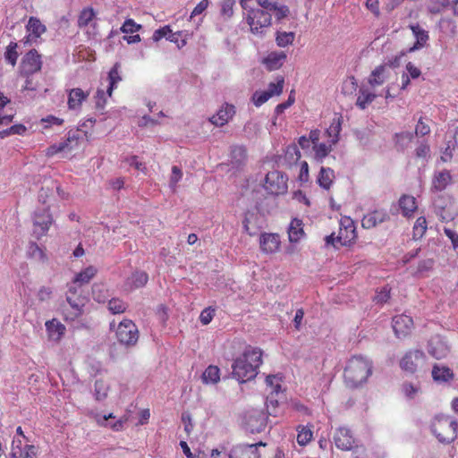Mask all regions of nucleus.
Instances as JSON below:
<instances>
[{
	"label": "nucleus",
	"mask_w": 458,
	"mask_h": 458,
	"mask_svg": "<svg viewBox=\"0 0 458 458\" xmlns=\"http://www.w3.org/2000/svg\"><path fill=\"white\" fill-rule=\"evenodd\" d=\"M263 442L256 444H239L233 447L229 454V458H259V447L264 446Z\"/></svg>",
	"instance_id": "9d476101"
},
{
	"label": "nucleus",
	"mask_w": 458,
	"mask_h": 458,
	"mask_svg": "<svg viewBox=\"0 0 458 458\" xmlns=\"http://www.w3.org/2000/svg\"><path fill=\"white\" fill-rule=\"evenodd\" d=\"M427 230V221L424 216H420L413 226V238H421Z\"/></svg>",
	"instance_id": "de8ad7c7"
},
{
	"label": "nucleus",
	"mask_w": 458,
	"mask_h": 458,
	"mask_svg": "<svg viewBox=\"0 0 458 458\" xmlns=\"http://www.w3.org/2000/svg\"><path fill=\"white\" fill-rule=\"evenodd\" d=\"M304 236L302 221L297 218L292 220L288 228V238L291 242H298Z\"/></svg>",
	"instance_id": "bb28decb"
},
{
	"label": "nucleus",
	"mask_w": 458,
	"mask_h": 458,
	"mask_svg": "<svg viewBox=\"0 0 458 458\" xmlns=\"http://www.w3.org/2000/svg\"><path fill=\"white\" fill-rule=\"evenodd\" d=\"M389 218V215L386 209H375L364 215L361 220V226L364 229H371L387 221Z\"/></svg>",
	"instance_id": "dca6fc26"
},
{
	"label": "nucleus",
	"mask_w": 458,
	"mask_h": 458,
	"mask_svg": "<svg viewBox=\"0 0 458 458\" xmlns=\"http://www.w3.org/2000/svg\"><path fill=\"white\" fill-rule=\"evenodd\" d=\"M413 133L410 131H402L394 135V141L397 147L401 149H405L409 147L413 140Z\"/></svg>",
	"instance_id": "c03bdc74"
},
{
	"label": "nucleus",
	"mask_w": 458,
	"mask_h": 458,
	"mask_svg": "<svg viewBox=\"0 0 458 458\" xmlns=\"http://www.w3.org/2000/svg\"><path fill=\"white\" fill-rule=\"evenodd\" d=\"M17 43L11 42L4 53V58L5 60L11 64L13 66L16 64L17 58H18V53H17Z\"/></svg>",
	"instance_id": "09e8293b"
},
{
	"label": "nucleus",
	"mask_w": 458,
	"mask_h": 458,
	"mask_svg": "<svg viewBox=\"0 0 458 458\" xmlns=\"http://www.w3.org/2000/svg\"><path fill=\"white\" fill-rule=\"evenodd\" d=\"M284 88V79H279L276 83L271 82L269 83L267 89L266 90L267 93L269 94V97L273 96H278L282 93Z\"/></svg>",
	"instance_id": "6e6d98bb"
},
{
	"label": "nucleus",
	"mask_w": 458,
	"mask_h": 458,
	"mask_svg": "<svg viewBox=\"0 0 458 458\" xmlns=\"http://www.w3.org/2000/svg\"><path fill=\"white\" fill-rule=\"evenodd\" d=\"M419 390L420 388L417 386L411 383H404L402 387L403 394L409 399H413L419 393Z\"/></svg>",
	"instance_id": "13d9d810"
},
{
	"label": "nucleus",
	"mask_w": 458,
	"mask_h": 458,
	"mask_svg": "<svg viewBox=\"0 0 458 458\" xmlns=\"http://www.w3.org/2000/svg\"><path fill=\"white\" fill-rule=\"evenodd\" d=\"M270 98L269 94L267 91H257L253 94L252 101L256 106H260Z\"/></svg>",
	"instance_id": "0e129e2a"
},
{
	"label": "nucleus",
	"mask_w": 458,
	"mask_h": 458,
	"mask_svg": "<svg viewBox=\"0 0 458 458\" xmlns=\"http://www.w3.org/2000/svg\"><path fill=\"white\" fill-rule=\"evenodd\" d=\"M356 229L340 228L337 236V242L346 246L351 244L356 239Z\"/></svg>",
	"instance_id": "58836bf2"
},
{
	"label": "nucleus",
	"mask_w": 458,
	"mask_h": 458,
	"mask_svg": "<svg viewBox=\"0 0 458 458\" xmlns=\"http://www.w3.org/2000/svg\"><path fill=\"white\" fill-rule=\"evenodd\" d=\"M79 140L80 134L78 131H70L67 133L66 139L60 143L64 147V151H70L76 148L79 146Z\"/></svg>",
	"instance_id": "a19ab883"
},
{
	"label": "nucleus",
	"mask_w": 458,
	"mask_h": 458,
	"mask_svg": "<svg viewBox=\"0 0 458 458\" xmlns=\"http://www.w3.org/2000/svg\"><path fill=\"white\" fill-rule=\"evenodd\" d=\"M205 384H216L220 380V369L218 367L209 365L201 376Z\"/></svg>",
	"instance_id": "473e14b6"
},
{
	"label": "nucleus",
	"mask_w": 458,
	"mask_h": 458,
	"mask_svg": "<svg viewBox=\"0 0 458 458\" xmlns=\"http://www.w3.org/2000/svg\"><path fill=\"white\" fill-rule=\"evenodd\" d=\"M409 28L416 38V42L413 47L410 48V51L412 52L424 47L428 40V31L422 29L419 24H411Z\"/></svg>",
	"instance_id": "4be33fe9"
},
{
	"label": "nucleus",
	"mask_w": 458,
	"mask_h": 458,
	"mask_svg": "<svg viewBox=\"0 0 458 458\" xmlns=\"http://www.w3.org/2000/svg\"><path fill=\"white\" fill-rule=\"evenodd\" d=\"M235 0H222L221 15L225 19H230L233 15V5Z\"/></svg>",
	"instance_id": "864d4df0"
},
{
	"label": "nucleus",
	"mask_w": 458,
	"mask_h": 458,
	"mask_svg": "<svg viewBox=\"0 0 458 458\" xmlns=\"http://www.w3.org/2000/svg\"><path fill=\"white\" fill-rule=\"evenodd\" d=\"M280 381L281 378L275 375H270L266 377V384L270 388V394H279L281 391Z\"/></svg>",
	"instance_id": "3c124183"
},
{
	"label": "nucleus",
	"mask_w": 458,
	"mask_h": 458,
	"mask_svg": "<svg viewBox=\"0 0 458 458\" xmlns=\"http://www.w3.org/2000/svg\"><path fill=\"white\" fill-rule=\"evenodd\" d=\"M250 31L259 36L265 33L266 29L271 25V13L266 9H252L248 13L246 18Z\"/></svg>",
	"instance_id": "20e7f679"
},
{
	"label": "nucleus",
	"mask_w": 458,
	"mask_h": 458,
	"mask_svg": "<svg viewBox=\"0 0 458 458\" xmlns=\"http://www.w3.org/2000/svg\"><path fill=\"white\" fill-rule=\"evenodd\" d=\"M399 206L405 216H411L417 208L416 199L412 196L404 195L399 199Z\"/></svg>",
	"instance_id": "2f4dec72"
},
{
	"label": "nucleus",
	"mask_w": 458,
	"mask_h": 458,
	"mask_svg": "<svg viewBox=\"0 0 458 458\" xmlns=\"http://www.w3.org/2000/svg\"><path fill=\"white\" fill-rule=\"evenodd\" d=\"M432 377L436 381L446 382L453 378L454 374L448 367L435 365L432 369Z\"/></svg>",
	"instance_id": "f704fd0d"
},
{
	"label": "nucleus",
	"mask_w": 458,
	"mask_h": 458,
	"mask_svg": "<svg viewBox=\"0 0 458 458\" xmlns=\"http://www.w3.org/2000/svg\"><path fill=\"white\" fill-rule=\"evenodd\" d=\"M295 39L294 32L277 31L276 34V42L279 47H286L293 43Z\"/></svg>",
	"instance_id": "79ce46f5"
},
{
	"label": "nucleus",
	"mask_w": 458,
	"mask_h": 458,
	"mask_svg": "<svg viewBox=\"0 0 458 458\" xmlns=\"http://www.w3.org/2000/svg\"><path fill=\"white\" fill-rule=\"evenodd\" d=\"M334 442L337 448L344 451L351 450L355 445V438L351 430L344 427L336 429L334 434Z\"/></svg>",
	"instance_id": "4468645a"
},
{
	"label": "nucleus",
	"mask_w": 458,
	"mask_h": 458,
	"mask_svg": "<svg viewBox=\"0 0 458 458\" xmlns=\"http://www.w3.org/2000/svg\"><path fill=\"white\" fill-rule=\"evenodd\" d=\"M276 394H269L266 400L267 415L277 417L281 413L279 401L275 397Z\"/></svg>",
	"instance_id": "ea45409f"
},
{
	"label": "nucleus",
	"mask_w": 458,
	"mask_h": 458,
	"mask_svg": "<svg viewBox=\"0 0 458 458\" xmlns=\"http://www.w3.org/2000/svg\"><path fill=\"white\" fill-rule=\"evenodd\" d=\"M262 363V352L259 348H247L244 352L234 360L233 377L240 383H244L254 378L258 374V369Z\"/></svg>",
	"instance_id": "f257e3e1"
},
{
	"label": "nucleus",
	"mask_w": 458,
	"mask_h": 458,
	"mask_svg": "<svg viewBox=\"0 0 458 458\" xmlns=\"http://www.w3.org/2000/svg\"><path fill=\"white\" fill-rule=\"evenodd\" d=\"M426 363V355L420 350L407 352L400 360V367L405 372L413 374Z\"/></svg>",
	"instance_id": "6e6552de"
},
{
	"label": "nucleus",
	"mask_w": 458,
	"mask_h": 458,
	"mask_svg": "<svg viewBox=\"0 0 458 458\" xmlns=\"http://www.w3.org/2000/svg\"><path fill=\"white\" fill-rule=\"evenodd\" d=\"M286 59V54L283 51H274L264 59V64L270 71L279 69Z\"/></svg>",
	"instance_id": "b1692460"
},
{
	"label": "nucleus",
	"mask_w": 458,
	"mask_h": 458,
	"mask_svg": "<svg viewBox=\"0 0 458 458\" xmlns=\"http://www.w3.org/2000/svg\"><path fill=\"white\" fill-rule=\"evenodd\" d=\"M281 241L277 233H262L259 236L260 250L265 254L276 253L280 248Z\"/></svg>",
	"instance_id": "2eb2a0df"
},
{
	"label": "nucleus",
	"mask_w": 458,
	"mask_h": 458,
	"mask_svg": "<svg viewBox=\"0 0 458 458\" xmlns=\"http://www.w3.org/2000/svg\"><path fill=\"white\" fill-rule=\"evenodd\" d=\"M245 427L251 433H259L265 430L267 424V415L259 409L248 411L244 417Z\"/></svg>",
	"instance_id": "0eeeda50"
},
{
	"label": "nucleus",
	"mask_w": 458,
	"mask_h": 458,
	"mask_svg": "<svg viewBox=\"0 0 458 458\" xmlns=\"http://www.w3.org/2000/svg\"><path fill=\"white\" fill-rule=\"evenodd\" d=\"M42 67V62L40 55L37 50L32 49L29 51L21 61V74L22 75H32L33 73L40 71Z\"/></svg>",
	"instance_id": "9b49d317"
},
{
	"label": "nucleus",
	"mask_w": 458,
	"mask_h": 458,
	"mask_svg": "<svg viewBox=\"0 0 458 458\" xmlns=\"http://www.w3.org/2000/svg\"><path fill=\"white\" fill-rule=\"evenodd\" d=\"M37 448L32 445H27L22 452V458H36Z\"/></svg>",
	"instance_id": "774afa93"
},
{
	"label": "nucleus",
	"mask_w": 458,
	"mask_h": 458,
	"mask_svg": "<svg viewBox=\"0 0 458 458\" xmlns=\"http://www.w3.org/2000/svg\"><path fill=\"white\" fill-rule=\"evenodd\" d=\"M182 170L176 166L174 165L172 167V173L170 176V188L173 189V191L175 190L177 182L182 179Z\"/></svg>",
	"instance_id": "4d7b16f0"
},
{
	"label": "nucleus",
	"mask_w": 458,
	"mask_h": 458,
	"mask_svg": "<svg viewBox=\"0 0 458 458\" xmlns=\"http://www.w3.org/2000/svg\"><path fill=\"white\" fill-rule=\"evenodd\" d=\"M116 338L121 344L133 346L139 339L137 326L131 319H123L116 328Z\"/></svg>",
	"instance_id": "39448f33"
},
{
	"label": "nucleus",
	"mask_w": 458,
	"mask_h": 458,
	"mask_svg": "<svg viewBox=\"0 0 458 458\" xmlns=\"http://www.w3.org/2000/svg\"><path fill=\"white\" fill-rule=\"evenodd\" d=\"M46 329L51 341L58 342L65 333V327L56 319L46 322Z\"/></svg>",
	"instance_id": "5701e85b"
},
{
	"label": "nucleus",
	"mask_w": 458,
	"mask_h": 458,
	"mask_svg": "<svg viewBox=\"0 0 458 458\" xmlns=\"http://www.w3.org/2000/svg\"><path fill=\"white\" fill-rule=\"evenodd\" d=\"M335 179V172L329 167L321 166L318 176V185L325 189L329 190Z\"/></svg>",
	"instance_id": "c85d7f7f"
},
{
	"label": "nucleus",
	"mask_w": 458,
	"mask_h": 458,
	"mask_svg": "<svg viewBox=\"0 0 458 458\" xmlns=\"http://www.w3.org/2000/svg\"><path fill=\"white\" fill-rule=\"evenodd\" d=\"M452 176L447 170L436 171L432 177L431 191H442L451 183Z\"/></svg>",
	"instance_id": "412c9836"
},
{
	"label": "nucleus",
	"mask_w": 458,
	"mask_h": 458,
	"mask_svg": "<svg viewBox=\"0 0 458 458\" xmlns=\"http://www.w3.org/2000/svg\"><path fill=\"white\" fill-rule=\"evenodd\" d=\"M26 30L29 33L27 42L37 40L47 30V27L37 17H30L26 25Z\"/></svg>",
	"instance_id": "aec40b11"
},
{
	"label": "nucleus",
	"mask_w": 458,
	"mask_h": 458,
	"mask_svg": "<svg viewBox=\"0 0 458 458\" xmlns=\"http://www.w3.org/2000/svg\"><path fill=\"white\" fill-rule=\"evenodd\" d=\"M110 389V386L107 382L98 379L95 382L94 385V396L97 401H103L105 400L107 395Z\"/></svg>",
	"instance_id": "e433bc0d"
},
{
	"label": "nucleus",
	"mask_w": 458,
	"mask_h": 458,
	"mask_svg": "<svg viewBox=\"0 0 458 458\" xmlns=\"http://www.w3.org/2000/svg\"><path fill=\"white\" fill-rule=\"evenodd\" d=\"M128 305L119 298H112L108 301L107 308L112 314L123 313Z\"/></svg>",
	"instance_id": "a18cd8bd"
},
{
	"label": "nucleus",
	"mask_w": 458,
	"mask_h": 458,
	"mask_svg": "<svg viewBox=\"0 0 458 458\" xmlns=\"http://www.w3.org/2000/svg\"><path fill=\"white\" fill-rule=\"evenodd\" d=\"M209 0H201L192 10L190 19L191 20L194 16L201 14L208 6Z\"/></svg>",
	"instance_id": "338daca9"
},
{
	"label": "nucleus",
	"mask_w": 458,
	"mask_h": 458,
	"mask_svg": "<svg viewBox=\"0 0 458 458\" xmlns=\"http://www.w3.org/2000/svg\"><path fill=\"white\" fill-rule=\"evenodd\" d=\"M415 154H416L417 157L428 160L430 156L429 155L430 154L429 146L425 142H421L417 147V148L415 150Z\"/></svg>",
	"instance_id": "052dcab7"
},
{
	"label": "nucleus",
	"mask_w": 458,
	"mask_h": 458,
	"mask_svg": "<svg viewBox=\"0 0 458 458\" xmlns=\"http://www.w3.org/2000/svg\"><path fill=\"white\" fill-rule=\"evenodd\" d=\"M171 29L169 26H164L156 30L153 33L152 39L155 42L161 40L163 38H167L168 35L171 34Z\"/></svg>",
	"instance_id": "e2e57ef3"
},
{
	"label": "nucleus",
	"mask_w": 458,
	"mask_h": 458,
	"mask_svg": "<svg viewBox=\"0 0 458 458\" xmlns=\"http://www.w3.org/2000/svg\"><path fill=\"white\" fill-rule=\"evenodd\" d=\"M341 129H342L341 119L340 118L333 119L331 124L326 131V133H327V137L329 138V141L332 144L335 145L338 142Z\"/></svg>",
	"instance_id": "72a5a7b5"
},
{
	"label": "nucleus",
	"mask_w": 458,
	"mask_h": 458,
	"mask_svg": "<svg viewBox=\"0 0 458 458\" xmlns=\"http://www.w3.org/2000/svg\"><path fill=\"white\" fill-rule=\"evenodd\" d=\"M215 316V309L211 307L204 309L199 315V321L202 325H208Z\"/></svg>",
	"instance_id": "bf43d9fd"
},
{
	"label": "nucleus",
	"mask_w": 458,
	"mask_h": 458,
	"mask_svg": "<svg viewBox=\"0 0 458 458\" xmlns=\"http://www.w3.org/2000/svg\"><path fill=\"white\" fill-rule=\"evenodd\" d=\"M386 79V67L379 65L371 72L369 78V83L372 87L380 86L385 82Z\"/></svg>",
	"instance_id": "c9c22d12"
},
{
	"label": "nucleus",
	"mask_w": 458,
	"mask_h": 458,
	"mask_svg": "<svg viewBox=\"0 0 458 458\" xmlns=\"http://www.w3.org/2000/svg\"><path fill=\"white\" fill-rule=\"evenodd\" d=\"M264 188L270 194H283L287 190V179L280 171H271L265 177Z\"/></svg>",
	"instance_id": "423d86ee"
},
{
	"label": "nucleus",
	"mask_w": 458,
	"mask_h": 458,
	"mask_svg": "<svg viewBox=\"0 0 458 458\" xmlns=\"http://www.w3.org/2000/svg\"><path fill=\"white\" fill-rule=\"evenodd\" d=\"M141 29V25L134 21V20L129 18L124 21L120 28V31L124 34L134 33Z\"/></svg>",
	"instance_id": "603ef678"
},
{
	"label": "nucleus",
	"mask_w": 458,
	"mask_h": 458,
	"mask_svg": "<svg viewBox=\"0 0 458 458\" xmlns=\"http://www.w3.org/2000/svg\"><path fill=\"white\" fill-rule=\"evenodd\" d=\"M235 114V106L233 105L225 103L216 114L209 118L212 124L216 126H223L226 124Z\"/></svg>",
	"instance_id": "a211bd4d"
},
{
	"label": "nucleus",
	"mask_w": 458,
	"mask_h": 458,
	"mask_svg": "<svg viewBox=\"0 0 458 458\" xmlns=\"http://www.w3.org/2000/svg\"><path fill=\"white\" fill-rule=\"evenodd\" d=\"M313 437L311 429L306 427H300L297 434V443L300 445H306Z\"/></svg>",
	"instance_id": "49530a36"
},
{
	"label": "nucleus",
	"mask_w": 458,
	"mask_h": 458,
	"mask_svg": "<svg viewBox=\"0 0 458 458\" xmlns=\"http://www.w3.org/2000/svg\"><path fill=\"white\" fill-rule=\"evenodd\" d=\"M148 280V276L146 272L135 271L126 279L125 285L130 290L138 289L143 287Z\"/></svg>",
	"instance_id": "393cba45"
},
{
	"label": "nucleus",
	"mask_w": 458,
	"mask_h": 458,
	"mask_svg": "<svg viewBox=\"0 0 458 458\" xmlns=\"http://www.w3.org/2000/svg\"><path fill=\"white\" fill-rule=\"evenodd\" d=\"M413 328V320L405 314L397 315L393 318V329L397 337H404L409 335Z\"/></svg>",
	"instance_id": "f3484780"
},
{
	"label": "nucleus",
	"mask_w": 458,
	"mask_h": 458,
	"mask_svg": "<svg viewBox=\"0 0 458 458\" xmlns=\"http://www.w3.org/2000/svg\"><path fill=\"white\" fill-rule=\"evenodd\" d=\"M335 144H332L329 141V144L327 143H317L313 145L314 157L317 161L322 162L323 159L328 156V154L332 150V147Z\"/></svg>",
	"instance_id": "4c0bfd02"
},
{
	"label": "nucleus",
	"mask_w": 458,
	"mask_h": 458,
	"mask_svg": "<svg viewBox=\"0 0 458 458\" xmlns=\"http://www.w3.org/2000/svg\"><path fill=\"white\" fill-rule=\"evenodd\" d=\"M246 157V150L242 146H233L231 148V157L236 163H242Z\"/></svg>",
	"instance_id": "5fc2aeb1"
},
{
	"label": "nucleus",
	"mask_w": 458,
	"mask_h": 458,
	"mask_svg": "<svg viewBox=\"0 0 458 458\" xmlns=\"http://www.w3.org/2000/svg\"><path fill=\"white\" fill-rule=\"evenodd\" d=\"M96 12L91 7L83 8L78 17L77 24L79 28L84 29L89 25L95 26Z\"/></svg>",
	"instance_id": "cd10ccee"
},
{
	"label": "nucleus",
	"mask_w": 458,
	"mask_h": 458,
	"mask_svg": "<svg viewBox=\"0 0 458 458\" xmlns=\"http://www.w3.org/2000/svg\"><path fill=\"white\" fill-rule=\"evenodd\" d=\"M365 6L375 17L378 18L380 16L379 0H367Z\"/></svg>",
	"instance_id": "69168bd1"
},
{
	"label": "nucleus",
	"mask_w": 458,
	"mask_h": 458,
	"mask_svg": "<svg viewBox=\"0 0 458 458\" xmlns=\"http://www.w3.org/2000/svg\"><path fill=\"white\" fill-rule=\"evenodd\" d=\"M97 273L98 268L96 267L89 266L75 276L73 284H79L80 285L88 284Z\"/></svg>",
	"instance_id": "7c9ffc66"
},
{
	"label": "nucleus",
	"mask_w": 458,
	"mask_h": 458,
	"mask_svg": "<svg viewBox=\"0 0 458 458\" xmlns=\"http://www.w3.org/2000/svg\"><path fill=\"white\" fill-rule=\"evenodd\" d=\"M430 428L441 443H451L457 437L458 423L449 416H436Z\"/></svg>",
	"instance_id": "7ed1b4c3"
},
{
	"label": "nucleus",
	"mask_w": 458,
	"mask_h": 458,
	"mask_svg": "<svg viewBox=\"0 0 458 458\" xmlns=\"http://www.w3.org/2000/svg\"><path fill=\"white\" fill-rule=\"evenodd\" d=\"M375 98H376V94L371 93V92L368 91L367 89H360L359 91V96L357 98L356 105L360 109L363 110L368 106V105L372 103L375 100Z\"/></svg>",
	"instance_id": "37998d69"
},
{
	"label": "nucleus",
	"mask_w": 458,
	"mask_h": 458,
	"mask_svg": "<svg viewBox=\"0 0 458 458\" xmlns=\"http://www.w3.org/2000/svg\"><path fill=\"white\" fill-rule=\"evenodd\" d=\"M372 373L371 361L361 355L352 356L344 369V381L352 388L365 383Z\"/></svg>",
	"instance_id": "f03ea898"
},
{
	"label": "nucleus",
	"mask_w": 458,
	"mask_h": 458,
	"mask_svg": "<svg viewBox=\"0 0 458 458\" xmlns=\"http://www.w3.org/2000/svg\"><path fill=\"white\" fill-rule=\"evenodd\" d=\"M120 64L118 63L114 64V65L111 68L108 72V87L106 89L107 95L111 97L113 90L117 87V84L122 81V77L120 75Z\"/></svg>",
	"instance_id": "c756f323"
},
{
	"label": "nucleus",
	"mask_w": 458,
	"mask_h": 458,
	"mask_svg": "<svg viewBox=\"0 0 458 458\" xmlns=\"http://www.w3.org/2000/svg\"><path fill=\"white\" fill-rule=\"evenodd\" d=\"M427 349L428 352L437 360L445 358L450 352L448 342L439 335H436L428 340Z\"/></svg>",
	"instance_id": "1a4fd4ad"
},
{
	"label": "nucleus",
	"mask_w": 458,
	"mask_h": 458,
	"mask_svg": "<svg viewBox=\"0 0 458 458\" xmlns=\"http://www.w3.org/2000/svg\"><path fill=\"white\" fill-rule=\"evenodd\" d=\"M66 301L72 308L71 315H66V319L73 320L82 313V308L84 306V300L81 296H72L66 294Z\"/></svg>",
	"instance_id": "a878e982"
},
{
	"label": "nucleus",
	"mask_w": 458,
	"mask_h": 458,
	"mask_svg": "<svg viewBox=\"0 0 458 458\" xmlns=\"http://www.w3.org/2000/svg\"><path fill=\"white\" fill-rule=\"evenodd\" d=\"M34 233L40 237L47 233L53 223V218L48 208L36 211L34 214Z\"/></svg>",
	"instance_id": "ddd939ff"
},
{
	"label": "nucleus",
	"mask_w": 458,
	"mask_h": 458,
	"mask_svg": "<svg viewBox=\"0 0 458 458\" xmlns=\"http://www.w3.org/2000/svg\"><path fill=\"white\" fill-rule=\"evenodd\" d=\"M66 92L68 109L74 112H80L83 102H85L89 96V91L83 90L81 88H73L66 89Z\"/></svg>",
	"instance_id": "f8f14e48"
},
{
	"label": "nucleus",
	"mask_w": 458,
	"mask_h": 458,
	"mask_svg": "<svg viewBox=\"0 0 458 458\" xmlns=\"http://www.w3.org/2000/svg\"><path fill=\"white\" fill-rule=\"evenodd\" d=\"M92 295L93 299L99 303L106 302L109 297L107 291L102 285H94Z\"/></svg>",
	"instance_id": "8fccbe9b"
},
{
	"label": "nucleus",
	"mask_w": 458,
	"mask_h": 458,
	"mask_svg": "<svg viewBox=\"0 0 458 458\" xmlns=\"http://www.w3.org/2000/svg\"><path fill=\"white\" fill-rule=\"evenodd\" d=\"M257 3L269 13L273 12L277 21L284 19L290 13L288 6L284 4L278 5L276 2L272 0H257Z\"/></svg>",
	"instance_id": "6ab92c4d"
},
{
	"label": "nucleus",
	"mask_w": 458,
	"mask_h": 458,
	"mask_svg": "<svg viewBox=\"0 0 458 458\" xmlns=\"http://www.w3.org/2000/svg\"><path fill=\"white\" fill-rule=\"evenodd\" d=\"M430 132L429 125L423 121V118L420 117L415 127V135L417 136H425Z\"/></svg>",
	"instance_id": "680f3d73"
}]
</instances>
